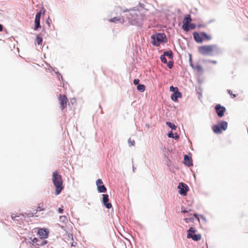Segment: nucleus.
I'll list each match as a JSON object with an SVG mask.
<instances>
[{
    "label": "nucleus",
    "mask_w": 248,
    "mask_h": 248,
    "mask_svg": "<svg viewBox=\"0 0 248 248\" xmlns=\"http://www.w3.org/2000/svg\"><path fill=\"white\" fill-rule=\"evenodd\" d=\"M52 182L55 187V194L56 195L60 194L63 189V186L62 176L58 171L53 172Z\"/></svg>",
    "instance_id": "obj_1"
},
{
    "label": "nucleus",
    "mask_w": 248,
    "mask_h": 248,
    "mask_svg": "<svg viewBox=\"0 0 248 248\" xmlns=\"http://www.w3.org/2000/svg\"><path fill=\"white\" fill-rule=\"evenodd\" d=\"M189 62L190 66L192 67L193 70L197 73V76H198V85L196 86V90L197 93L199 94V98H200L201 96L202 93V90L201 88V80H200V72L202 70V67L200 64H198L197 63L195 64L193 63L192 62V59L191 55H190L189 58Z\"/></svg>",
    "instance_id": "obj_2"
},
{
    "label": "nucleus",
    "mask_w": 248,
    "mask_h": 248,
    "mask_svg": "<svg viewBox=\"0 0 248 248\" xmlns=\"http://www.w3.org/2000/svg\"><path fill=\"white\" fill-rule=\"evenodd\" d=\"M151 39L152 44L156 46L167 41L166 36L164 33H156L152 35Z\"/></svg>",
    "instance_id": "obj_3"
},
{
    "label": "nucleus",
    "mask_w": 248,
    "mask_h": 248,
    "mask_svg": "<svg viewBox=\"0 0 248 248\" xmlns=\"http://www.w3.org/2000/svg\"><path fill=\"white\" fill-rule=\"evenodd\" d=\"M191 21L190 15L187 14L185 16L182 25V28L185 31H188L190 30H193L196 28L195 24L191 23Z\"/></svg>",
    "instance_id": "obj_4"
},
{
    "label": "nucleus",
    "mask_w": 248,
    "mask_h": 248,
    "mask_svg": "<svg viewBox=\"0 0 248 248\" xmlns=\"http://www.w3.org/2000/svg\"><path fill=\"white\" fill-rule=\"evenodd\" d=\"M127 16L129 19L131 21V24L133 25L138 23L141 18L140 11L138 9L129 10Z\"/></svg>",
    "instance_id": "obj_5"
},
{
    "label": "nucleus",
    "mask_w": 248,
    "mask_h": 248,
    "mask_svg": "<svg viewBox=\"0 0 248 248\" xmlns=\"http://www.w3.org/2000/svg\"><path fill=\"white\" fill-rule=\"evenodd\" d=\"M228 123L225 121H221L217 124L214 125L212 126V130L214 132L217 134H220L222 131L227 129Z\"/></svg>",
    "instance_id": "obj_6"
},
{
    "label": "nucleus",
    "mask_w": 248,
    "mask_h": 248,
    "mask_svg": "<svg viewBox=\"0 0 248 248\" xmlns=\"http://www.w3.org/2000/svg\"><path fill=\"white\" fill-rule=\"evenodd\" d=\"M187 238H191L194 241H199L201 239V234H196V230L194 228L191 227L187 231Z\"/></svg>",
    "instance_id": "obj_7"
},
{
    "label": "nucleus",
    "mask_w": 248,
    "mask_h": 248,
    "mask_svg": "<svg viewBox=\"0 0 248 248\" xmlns=\"http://www.w3.org/2000/svg\"><path fill=\"white\" fill-rule=\"evenodd\" d=\"M216 47L214 45L202 46V54L213 55L216 51Z\"/></svg>",
    "instance_id": "obj_8"
},
{
    "label": "nucleus",
    "mask_w": 248,
    "mask_h": 248,
    "mask_svg": "<svg viewBox=\"0 0 248 248\" xmlns=\"http://www.w3.org/2000/svg\"><path fill=\"white\" fill-rule=\"evenodd\" d=\"M58 100L60 105V108L62 110L64 109L67 107L68 103V99L66 95L64 94H60L58 97Z\"/></svg>",
    "instance_id": "obj_9"
},
{
    "label": "nucleus",
    "mask_w": 248,
    "mask_h": 248,
    "mask_svg": "<svg viewBox=\"0 0 248 248\" xmlns=\"http://www.w3.org/2000/svg\"><path fill=\"white\" fill-rule=\"evenodd\" d=\"M216 112L219 117H222L224 116V113L226 111V108L221 106L220 104H217L215 107Z\"/></svg>",
    "instance_id": "obj_10"
},
{
    "label": "nucleus",
    "mask_w": 248,
    "mask_h": 248,
    "mask_svg": "<svg viewBox=\"0 0 248 248\" xmlns=\"http://www.w3.org/2000/svg\"><path fill=\"white\" fill-rule=\"evenodd\" d=\"M178 188L179 189V192L181 195H186V192L188 190V187L186 184L183 183H180L179 184Z\"/></svg>",
    "instance_id": "obj_11"
},
{
    "label": "nucleus",
    "mask_w": 248,
    "mask_h": 248,
    "mask_svg": "<svg viewBox=\"0 0 248 248\" xmlns=\"http://www.w3.org/2000/svg\"><path fill=\"white\" fill-rule=\"evenodd\" d=\"M96 184L97 186V189L99 192L103 193L107 191V188L103 185V181L101 179H98L96 182Z\"/></svg>",
    "instance_id": "obj_12"
},
{
    "label": "nucleus",
    "mask_w": 248,
    "mask_h": 248,
    "mask_svg": "<svg viewBox=\"0 0 248 248\" xmlns=\"http://www.w3.org/2000/svg\"><path fill=\"white\" fill-rule=\"evenodd\" d=\"M102 202L104 206L108 209H110L112 207L111 203L108 202L109 199L108 194H103Z\"/></svg>",
    "instance_id": "obj_13"
},
{
    "label": "nucleus",
    "mask_w": 248,
    "mask_h": 248,
    "mask_svg": "<svg viewBox=\"0 0 248 248\" xmlns=\"http://www.w3.org/2000/svg\"><path fill=\"white\" fill-rule=\"evenodd\" d=\"M48 231L46 229H40L38 231V234L41 239L46 238L48 235Z\"/></svg>",
    "instance_id": "obj_14"
},
{
    "label": "nucleus",
    "mask_w": 248,
    "mask_h": 248,
    "mask_svg": "<svg viewBox=\"0 0 248 248\" xmlns=\"http://www.w3.org/2000/svg\"><path fill=\"white\" fill-rule=\"evenodd\" d=\"M40 17H41V12H39L37 13L35 15V21H34L35 26H34V29L35 30H37L38 29V28H40L41 27L40 24Z\"/></svg>",
    "instance_id": "obj_15"
},
{
    "label": "nucleus",
    "mask_w": 248,
    "mask_h": 248,
    "mask_svg": "<svg viewBox=\"0 0 248 248\" xmlns=\"http://www.w3.org/2000/svg\"><path fill=\"white\" fill-rule=\"evenodd\" d=\"M182 96V94L181 93L179 92V91H176V92H174V93H173L171 95V99L175 101V102H177L178 101V97H181Z\"/></svg>",
    "instance_id": "obj_16"
},
{
    "label": "nucleus",
    "mask_w": 248,
    "mask_h": 248,
    "mask_svg": "<svg viewBox=\"0 0 248 248\" xmlns=\"http://www.w3.org/2000/svg\"><path fill=\"white\" fill-rule=\"evenodd\" d=\"M192 159L187 155H185L184 163L187 166H190L192 165Z\"/></svg>",
    "instance_id": "obj_17"
},
{
    "label": "nucleus",
    "mask_w": 248,
    "mask_h": 248,
    "mask_svg": "<svg viewBox=\"0 0 248 248\" xmlns=\"http://www.w3.org/2000/svg\"><path fill=\"white\" fill-rule=\"evenodd\" d=\"M193 37L194 39L197 42H202V37H201L199 33L198 32H194L193 33Z\"/></svg>",
    "instance_id": "obj_18"
},
{
    "label": "nucleus",
    "mask_w": 248,
    "mask_h": 248,
    "mask_svg": "<svg viewBox=\"0 0 248 248\" xmlns=\"http://www.w3.org/2000/svg\"><path fill=\"white\" fill-rule=\"evenodd\" d=\"M109 21L111 22H120L121 23H123L124 22V20L123 18H120V17H115L114 18H112L111 19H110L109 20Z\"/></svg>",
    "instance_id": "obj_19"
},
{
    "label": "nucleus",
    "mask_w": 248,
    "mask_h": 248,
    "mask_svg": "<svg viewBox=\"0 0 248 248\" xmlns=\"http://www.w3.org/2000/svg\"><path fill=\"white\" fill-rule=\"evenodd\" d=\"M212 37L210 35L207 34L202 32V41H209L211 39Z\"/></svg>",
    "instance_id": "obj_20"
},
{
    "label": "nucleus",
    "mask_w": 248,
    "mask_h": 248,
    "mask_svg": "<svg viewBox=\"0 0 248 248\" xmlns=\"http://www.w3.org/2000/svg\"><path fill=\"white\" fill-rule=\"evenodd\" d=\"M45 210V208L44 206L43 203H40L38 204L37 209L35 210V212L34 213L36 214L37 213V212L38 211H44Z\"/></svg>",
    "instance_id": "obj_21"
},
{
    "label": "nucleus",
    "mask_w": 248,
    "mask_h": 248,
    "mask_svg": "<svg viewBox=\"0 0 248 248\" xmlns=\"http://www.w3.org/2000/svg\"><path fill=\"white\" fill-rule=\"evenodd\" d=\"M163 55H164L165 56H168L170 59H172L173 53L171 50L164 52Z\"/></svg>",
    "instance_id": "obj_22"
},
{
    "label": "nucleus",
    "mask_w": 248,
    "mask_h": 248,
    "mask_svg": "<svg viewBox=\"0 0 248 248\" xmlns=\"http://www.w3.org/2000/svg\"><path fill=\"white\" fill-rule=\"evenodd\" d=\"M31 242H30L31 244H32L33 245L34 244L39 245V244L38 243V242L40 241V240H39L38 239H37L36 237H34L32 239L31 238Z\"/></svg>",
    "instance_id": "obj_23"
},
{
    "label": "nucleus",
    "mask_w": 248,
    "mask_h": 248,
    "mask_svg": "<svg viewBox=\"0 0 248 248\" xmlns=\"http://www.w3.org/2000/svg\"><path fill=\"white\" fill-rule=\"evenodd\" d=\"M145 89V87L143 84H139L137 86V90L140 92H144Z\"/></svg>",
    "instance_id": "obj_24"
},
{
    "label": "nucleus",
    "mask_w": 248,
    "mask_h": 248,
    "mask_svg": "<svg viewBox=\"0 0 248 248\" xmlns=\"http://www.w3.org/2000/svg\"><path fill=\"white\" fill-rule=\"evenodd\" d=\"M166 124L172 129L175 130L176 128V126H175V125L174 124L171 123L170 122H167L166 123Z\"/></svg>",
    "instance_id": "obj_25"
},
{
    "label": "nucleus",
    "mask_w": 248,
    "mask_h": 248,
    "mask_svg": "<svg viewBox=\"0 0 248 248\" xmlns=\"http://www.w3.org/2000/svg\"><path fill=\"white\" fill-rule=\"evenodd\" d=\"M175 136H174L173 133L172 132V131H171L168 134V136L169 138H174L175 139H178L179 138V136L176 133H175Z\"/></svg>",
    "instance_id": "obj_26"
},
{
    "label": "nucleus",
    "mask_w": 248,
    "mask_h": 248,
    "mask_svg": "<svg viewBox=\"0 0 248 248\" xmlns=\"http://www.w3.org/2000/svg\"><path fill=\"white\" fill-rule=\"evenodd\" d=\"M36 41L37 43L39 45H41L43 42V39L42 37H40L39 36H37L36 39Z\"/></svg>",
    "instance_id": "obj_27"
},
{
    "label": "nucleus",
    "mask_w": 248,
    "mask_h": 248,
    "mask_svg": "<svg viewBox=\"0 0 248 248\" xmlns=\"http://www.w3.org/2000/svg\"><path fill=\"white\" fill-rule=\"evenodd\" d=\"M228 93L232 96V98H234V97H236L238 96V93H234V94H233L232 93V90H228L227 91Z\"/></svg>",
    "instance_id": "obj_28"
},
{
    "label": "nucleus",
    "mask_w": 248,
    "mask_h": 248,
    "mask_svg": "<svg viewBox=\"0 0 248 248\" xmlns=\"http://www.w3.org/2000/svg\"><path fill=\"white\" fill-rule=\"evenodd\" d=\"M161 61L163 63H166L167 61L166 56L164 55H162L160 57Z\"/></svg>",
    "instance_id": "obj_29"
},
{
    "label": "nucleus",
    "mask_w": 248,
    "mask_h": 248,
    "mask_svg": "<svg viewBox=\"0 0 248 248\" xmlns=\"http://www.w3.org/2000/svg\"><path fill=\"white\" fill-rule=\"evenodd\" d=\"M128 143L130 146H134L135 144V140H132L131 139H129L128 140Z\"/></svg>",
    "instance_id": "obj_30"
},
{
    "label": "nucleus",
    "mask_w": 248,
    "mask_h": 248,
    "mask_svg": "<svg viewBox=\"0 0 248 248\" xmlns=\"http://www.w3.org/2000/svg\"><path fill=\"white\" fill-rule=\"evenodd\" d=\"M170 92H174L178 91V89L177 87H174L173 86H171L170 88Z\"/></svg>",
    "instance_id": "obj_31"
},
{
    "label": "nucleus",
    "mask_w": 248,
    "mask_h": 248,
    "mask_svg": "<svg viewBox=\"0 0 248 248\" xmlns=\"http://www.w3.org/2000/svg\"><path fill=\"white\" fill-rule=\"evenodd\" d=\"M192 219V220L193 219V217H189V218L186 217V218L184 219L186 223L189 222V221H190Z\"/></svg>",
    "instance_id": "obj_32"
},
{
    "label": "nucleus",
    "mask_w": 248,
    "mask_h": 248,
    "mask_svg": "<svg viewBox=\"0 0 248 248\" xmlns=\"http://www.w3.org/2000/svg\"><path fill=\"white\" fill-rule=\"evenodd\" d=\"M139 81H140V80L139 79L136 78L134 80L133 83L134 84L137 85V84H138Z\"/></svg>",
    "instance_id": "obj_33"
},
{
    "label": "nucleus",
    "mask_w": 248,
    "mask_h": 248,
    "mask_svg": "<svg viewBox=\"0 0 248 248\" xmlns=\"http://www.w3.org/2000/svg\"><path fill=\"white\" fill-rule=\"evenodd\" d=\"M58 212L59 213H62L63 212V209L62 208H59L58 209Z\"/></svg>",
    "instance_id": "obj_34"
},
{
    "label": "nucleus",
    "mask_w": 248,
    "mask_h": 248,
    "mask_svg": "<svg viewBox=\"0 0 248 248\" xmlns=\"http://www.w3.org/2000/svg\"><path fill=\"white\" fill-rule=\"evenodd\" d=\"M181 212H182V213H188V211L186 210L183 209V208H182Z\"/></svg>",
    "instance_id": "obj_35"
},
{
    "label": "nucleus",
    "mask_w": 248,
    "mask_h": 248,
    "mask_svg": "<svg viewBox=\"0 0 248 248\" xmlns=\"http://www.w3.org/2000/svg\"><path fill=\"white\" fill-rule=\"evenodd\" d=\"M172 65H173V64L172 63H170L168 64V66L170 68H171L172 67Z\"/></svg>",
    "instance_id": "obj_36"
},
{
    "label": "nucleus",
    "mask_w": 248,
    "mask_h": 248,
    "mask_svg": "<svg viewBox=\"0 0 248 248\" xmlns=\"http://www.w3.org/2000/svg\"><path fill=\"white\" fill-rule=\"evenodd\" d=\"M3 30V26L1 24H0V31H2Z\"/></svg>",
    "instance_id": "obj_37"
},
{
    "label": "nucleus",
    "mask_w": 248,
    "mask_h": 248,
    "mask_svg": "<svg viewBox=\"0 0 248 248\" xmlns=\"http://www.w3.org/2000/svg\"><path fill=\"white\" fill-rule=\"evenodd\" d=\"M46 23L48 24V26H50V23L48 21V20H46Z\"/></svg>",
    "instance_id": "obj_38"
},
{
    "label": "nucleus",
    "mask_w": 248,
    "mask_h": 248,
    "mask_svg": "<svg viewBox=\"0 0 248 248\" xmlns=\"http://www.w3.org/2000/svg\"><path fill=\"white\" fill-rule=\"evenodd\" d=\"M42 244H46V241H44L43 242H42Z\"/></svg>",
    "instance_id": "obj_39"
},
{
    "label": "nucleus",
    "mask_w": 248,
    "mask_h": 248,
    "mask_svg": "<svg viewBox=\"0 0 248 248\" xmlns=\"http://www.w3.org/2000/svg\"><path fill=\"white\" fill-rule=\"evenodd\" d=\"M199 50H202V47H199Z\"/></svg>",
    "instance_id": "obj_40"
}]
</instances>
